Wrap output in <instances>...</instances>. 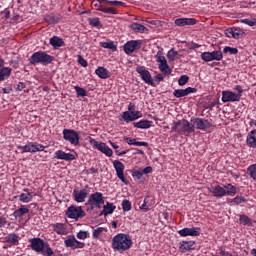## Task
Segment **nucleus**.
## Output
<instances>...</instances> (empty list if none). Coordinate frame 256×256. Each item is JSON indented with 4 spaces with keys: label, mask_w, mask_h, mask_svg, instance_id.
Instances as JSON below:
<instances>
[{
    "label": "nucleus",
    "mask_w": 256,
    "mask_h": 256,
    "mask_svg": "<svg viewBox=\"0 0 256 256\" xmlns=\"http://www.w3.org/2000/svg\"><path fill=\"white\" fill-rule=\"evenodd\" d=\"M131 247H133V240H131L129 234L119 233L112 239V249L114 251L123 253V251H129Z\"/></svg>",
    "instance_id": "1"
},
{
    "label": "nucleus",
    "mask_w": 256,
    "mask_h": 256,
    "mask_svg": "<svg viewBox=\"0 0 256 256\" xmlns=\"http://www.w3.org/2000/svg\"><path fill=\"white\" fill-rule=\"evenodd\" d=\"M29 243V247L32 251H35V253H40L44 256H55V252L53 251V248H51V245H49V242H45V240L41 238H31Z\"/></svg>",
    "instance_id": "2"
},
{
    "label": "nucleus",
    "mask_w": 256,
    "mask_h": 256,
    "mask_svg": "<svg viewBox=\"0 0 256 256\" xmlns=\"http://www.w3.org/2000/svg\"><path fill=\"white\" fill-rule=\"evenodd\" d=\"M171 133H178V135H191V133H195V126L189 123V120L187 119L174 121Z\"/></svg>",
    "instance_id": "3"
},
{
    "label": "nucleus",
    "mask_w": 256,
    "mask_h": 256,
    "mask_svg": "<svg viewBox=\"0 0 256 256\" xmlns=\"http://www.w3.org/2000/svg\"><path fill=\"white\" fill-rule=\"evenodd\" d=\"M55 61V57L49 55L45 51L34 52L29 58V65H51Z\"/></svg>",
    "instance_id": "4"
},
{
    "label": "nucleus",
    "mask_w": 256,
    "mask_h": 256,
    "mask_svg": "<svg viewBox=\"0 0 256 256\" xmlns=\"http://www.w3.org/2000/svg\"><path fill=\"white\" fill-rule=\"evenodd\" d=\"M105 204V197H103V193L95 192L91 194L86 202V205L90 206V209L93 211L95 207L101 209V205Z\"/></svg>",
    "instance_id": "5"
},
{
    "label": "nucleus",
    "mask_w": 256,
    "mask_h": 256,
    "mask_svg": "<svg viewBox=\"0 0 256 256\" xmlns=\"http://www.w3.org/2000/svg\"><path fill=\"white\" fill-rule=\"evenodd\" d=\"M65 215L68 219H75V221H78L85 217V211L81 206L71 205L67 208Z\"/></svg>",
    "instance_id": "6"
},
{
    "label": "nucleus",
    "mask_w": 256,
    "mask_h": 256,
    "mask_svg": "<svg viewBox=\"0 0 256 256\" xmlns=\"http://www.w3.org/2000/svg\"><path fill=\"white\" fill-rule=\"evenodd\" d=\"M89 143L90 145H92V147H94V149H97L98 151L106 155V157H113V150L106 143L98 142L91 137H89Z\"/></svg>",
    "instance_id": "7"
},
{
    "label": "nucleus",
    "mask_w": 256,
    "mask_h": 256,
    "mask_svg": "<svg viewBox=\"0 0 256 256\" xmlns=\"http://www.w3.org/2000/svg\"><path fill=\"white\" fill-rule=\"evenodd\" d=\"M191 123L194 126V131L195 129H198L199 131H207V129H211L213 126L211 120L199 117L191 118Z\"/></svg>",
    "instance_id": "8"
},
{
    "label": "nucleus",
    "mask_w": 256,
    "mask_h": 256,
    "mask_svg": "<svg viewBox=\"0 0 256 256\" xmlns=\"http://www.w3.org/2000/svg\"><path fill=\"white\" fill-rule=\"evenodd\" d=\"M18 149L22 150V153H40L45 151V146L37 142H28L24 146H18Z\"/></svg>",
    "instance_id": "9"
},
{
    "label": "nucleus",
    "mask_w": 256,
    "mask_h": 256,
    "mask_svg": "<svg viewBox=\"0 0 256 256\" xmlns=\"http://www.w3.org/2000/svg\"><path fill=\"white\" fill-rule=\"evenodd\" d=\"M64 245L67 249H72L75 251L76 249H85V242H81L75 238V235H69L64 240Z\"/></svg>",
    "instance_id": "10"
},
{
    "label": "nucleus",
    "mask_w": 256,
    "mask_h": 256,
    "mask_svg": "<svg viewBox=\"0 0 256 256\" xmlns=\"http://www.w3.org/2000/svg\"><path fill=\"white\" fill-rule=\"evenodd\" d=\"M63 139L64 141H68V143H71V145H79V133L75 131L74 129H64L62 131Z\"/></svg>",
    "instance_id": "11"
},
{
    "label": "nucleus",
    "mask_w": 256,
    "mask_h": 256,
    "mask_svg": "<svg viewBox=\"0 0 256 256\" xmlns=\"http://www.w3.org/2000/svg\"><path fill=\"white\" fill-rule=\"evenodd\" d=\"M136 72H138L144 83H146L147 85H151V87H155V84L153 83V77L151 76V72H149V70H147L145 66H137Z\"/></svg>",
    "instance_id": "12"
},
{
    "label": "nucleus",
    "mask_w": 256,
    "mask_h": 256,
    "mask_svg": "<svg viewBox=\"0 0 256 256\" xmlns=\"http://www.w3.org/2000/svg\"><path fill=\"white\" fill-rule=\"evenodd\" d=\"M113 167L116 171V175H117L118 179H120V181H122V183H124V185H127L129 183V180H127V178H125V164H123V162H121L119 160H115L113 162Z\"/></svg>",
    "instance_id": "13"
},
{
    "label": "nucleus",
    "mask_w": 256,
    "mask_h": 256,
    "mask_svg": "<svg viewBox=\"0 0 256 256\" xmlns=\"http://www.w3.org/2000/svg\"><path fill=\"white\" fill-rule=\"evenodd\" d=\"M143 42L141 40H129L123 45V50L126 55H131L135 53L137 49H141Z\"/></svg>",
    "instance_id": "14"
},
{
    "label": "nucleus",
    "mask_w": 256,
    "mask_h": 256,
    "mask_svg": "<svg viewBox=\"0 0 256 256\" xmlns=\"http://www.w3.org/2000/svg\"><path fill=\"white\" fill-rule=\"evenodd\" d=\"M180 237H199L201 235L200 227L183 228L178 231Z\"/></svg>",
    "instance_id": "15"
},
{
    "label": "nucleus",
    "mask_w": 256,
    "mask_h": 256,
    "mask_svg": "<svg viewBox=\"0 0 256 256\" xmlns=\"http://www.w3.org/2000/svg\"><path fill=\"white\" fill-rule=\"evenodd\" d=\"M72 196L74 201H76V203H85V200L89 196V190L85 188L81 190H77V188H75L73 190Z\"/></svg>",
    "instance_id": "16"
},
{
    "label": "nucleus",
    "mask_w": 256,
    "mask_h": 256,
    "mask_svg": "<svg viewBox=\"0 0 256 256\" xmlns=\"http://www.w3.org/2000/svg\"><path fill=\"white\" fill-rule=\"evenodd\" d=\"M237 101L241 100L235 92L229 90L222 91V103H235Z\"/></svg>",
    "instance_id": "17"
},
{
    "label": "nucleus",
    "mask_w": 256,
    "mask_h": 256,
    "mask_svg": "<svg viewBox=\"0 0 256 256\" xmlns=\"http://www.w3.org/2000/svg\"><path fill=\"white\" fill-rule=\"evenodd\" d=\"M92 5L96 11H101L102 13H106V15H117V9L103 6L101 5V2H93Z\"/></svg>",
    "instance_id": "18"
},
{
    "label": "nucleus",
    "mask_w": 256,
    "mask_h": 256,
    "mask_svg": "<svg viewBox=\"0 0 256 256\" xmlns=\"http://www.w3.org/2000/svg\"><path fill=\"white\" fill-rule=\"evenodd\" d=\"M179 251L180 253H189V251H195V241L193 240L181 241L179 243Z\"/></svg>",
    "instance_id": "19"
},
{
    "label": "nucleus",
    "mask_w": 256,
    "mask_h": 256,
    "mask_svg": "<svg viewBox=\"0 0 256 256\" xmlns=\"http://www.w3.org/2000/svg\"><path fill=\"white\" fill-rule=\"evenodd\" d=\"M176 27H187L191 25H197V19L195 18H177L174 21Z\"/></svg>",
    "instance_id": "20"
},
{
    "label": "nucleus",
    "mask_w": 256,
    "mask_h": 256,
    "mask_svg": "<svg viewBox=\"0 0 256 256\" xmlns=\"http://www.w3.org/2000/svg\"><path fill=\"white\" fill-rule=\"evenodd\" d=\"M191 93H197V88L188 87L186 89H176L173 95L176 99H181V97H187V95H191Z\"/></svg>",
    "instance_id": "21"
},
{
    "label": "nucleus",
    "mask_w": 256,
    "mask_h": 256,
    "mask_svg": "<svg viewBox=\"0 0 256 256\" xmlns=\"http://www.w3.org/2000/svg\"><path fill=\"white\" fill-rule=\"evenodd\" d=\"M55 159H60L62 161H75V155L67 153L63 150H58L54 153Z\"/></svg>",
    "instance_id": "22"
},
{
    "label": "nucleus",
    "mask_w": 256,
    "mask_h": 256,
    "mask_svg": "<svg viewBox=\"0 0 256 256\" xmlns=\"http://www.w3.org/2000/svg\"><path fill=\"white\" fill-rule=\"evenodd\" d=\"M63 19L61 14H47L44 16V21L48 23V25H56V23L60 22Z\"/></svg>",
    "instance_id": "23"
},
{
    "label": "nucleus",
    "mask_w": 256,
    "mask_h": 256,
    "mask_svg": "<svg viewBox=\"0 0 256 256\" xmlns=\"http://www.w3.org/2000/svg\"><path fill=\"white\" fill-rule=\"evenodd\" d=\"M52 229L57 235H67V224L65 223H54Z\"/></svg>",
    "instance_id": "24"
},
{
    "label": "nucleus",
    "mask_w": 256,
    "mask_h": 256,
    "mask_svg": "<svg viewBox=\"0 0 256 256\" xmlns=\"http://www.w3.org/2000/svg\"><path fill=\"white\" fill-rule=\"evenodd\" d=\"M246 145L252 149H256V129L251 130L246 137Z\"/></svg>",
    "instance_id": "25"
},
{
    "label": "nucleus",
    "mask_w": 256,
    "mask_h": 256,
    "mask_svg": "<svg viewBox=\"0 0 256 256\" xmlns=\"http://www.w3.org/2000/svg\"><path fill=\"white\" fill-rule=\"evenodd\" d=\"M29 213V206L27 205H20L19 209H16L12 216L15 217V219H21L24 215H27Z\"/></svg>",
    "instance_id": "26"
},
{
    "label": "nucleus",
    "mask_w": 256,
    "mask_h": 256,
    "mask_svg": "<svg viewBox=\"0 0 256 256\" xmlns=\"http://www.w3.org/2000/svg\"><path fill=\"white\" fill-rule=\"evenodd\" d=\"M49 44L54 48V49H59V47H65V41L63 38L59 36H53L50 38Z\"/></svg>",
    "instance_id": "27"
},
{
    "label": "nucleus",
    "mask_w": 256,
    "mask_h": 256,
    "mask_svg": "<svg viewBox=\"0 0 256 256\" xmlns=\"http://www.w3.org/2000/svg\"><path fill=\"white\" fill-rule=\"evenodd\" d=\"M11 73H13L11 67L2 66V68H0V83H2V81H7V79L11 77Z\"/></svg>",
    "instance_id": "28"
},
{
    "label": "nucleus",
    "mask_w": 256,
    "mask_h": 256,
    "mask_svg": "<svg viewBox=\"0 0 256 256\" xmlns=\"http://www.w3.org/2000/svg\"><path fill=\"white\" fill-rule=\"evenodd\" d=\"M117 209V206H115L111 202H106V204L103 206V211L100 213V215H104V217H107V215H112V213Z\"/></svg>",
    "instance_id": "29"
},
{
    "label": "nucleus",
    "mask_w": 256,
    "mask_h": 256,
    "mask_svg": "<svg viewBox=\"0 0 256 256\" xmlns=\"http://www.w3.org/2000/svg\"><path fill=\"white\" fill-rule=\"evenodd\" d=\"M133 126L136 127V129H151V127H153V121L140 120L139 122H134Z\"/></svg>",
    "instance_id": "30"
},
{
    "label": "nucleus",
    "mask_w": 256,
    "mask_h": 256,
    "mask_svg": "<svg viewBox=\"0 0 256 256\" xmlns=\"http://www.w3.org/2000/svg\"><path fill=\"white\" fill-rule=\"evenodd\" d=\"M23 191H24V193H21L18 196L19 201L21 203H31L32 196H31V192H29V188H24Z\"/></svg>",
    "instance_id": "31"
},
{
    "label": "nucleus",
    "mask_w": 256,
    "mask_h": 256,
    "mask_svg": "<svg viewBox=\"0 0 256 256\" xmlns=\"http://www.w3.org/2000/svg\"><path fill=\"white\" fill-rule=\"evenodd\" d=\"M95 74L98 75L100 79H109V77H111V72L105 67H98L95 70Z\"/></svg>",
    "instance_id": "32"
},
{
    "label": "nucleus",
    "mask_w": 256,
    "mask_h": 256,
    "mask_svg": "<svg viewBox=\"0 0 256 256\" xmlns=\"http://www.w3.org/2000/svg\"><path fill=\"white\" fill-rule=\"evenodd\" d=\"M211 193L214 195V197H225V186L216 185L212 187Z\"/></svg>",
    "instance_id": "33"
},
{
    "label": "nucleus",
    "mask_w": 256,
    "mask_h": 256,
    "mask_svg": "<svg viewBox=\"0 0 256 256\" xmlns=\"http://www.w3.org/2000/svg\"><path fill=\"white\" fill-rule=\"evenodd\" d=\"M225 193L228 197H235L237 195V187H235L231 183H227L224 185Z\"/></svg>",
    "instance_id": "34"
},
{
    "label": "nucleus",
    "mask_w": 256,
    "mask_h": 256,
    "mask_svg": "<svg viewBox=\"0 0 256 256\" xmlns=\"http://www.w3.org/2000/svg\"><path fill=\"white\" fill-rule=\"evenodd\" d=\"M130 29H132L134 33H145V31H147V27L137 22L132 23Z\"/></svg>",
    "instance_id": "35"
},
{
    "label": "nucleus",
    "mask_w": 256,
    "mask_h": 256,
    "mask_svg": "<svg viewBox=\"0 0 256 256\" xmlns=\"http://www.w3.org/2000/svg\"><path fill=\"white\" fill-rule=\"evenodd\" d=\"M121 121H125V123H131L133 121H136L135 115L133 112L124 111L121 115Z\"/></svg>",
    "instance_id": "36"
},
{
    "label": "nucleus",
    "mask_w": 256,
    "mask_h": 256,
    "mask_svg": "<svg viewBox=\"0 0 256 256\" xmlns=\"http://www.w3.org/2000/svg\"><path fill=\"white\" fill-rule=\"evenodd\" d=\"M5 243H10L11 245H17L19 243V235L15 233L8 234L4 238Z\"/></svg>",
    "instance_id": "37"
},
{
    "label": "nucleus",
    "mask_w": 256,
    "mask_h": 256,
    "mask_svg": "<svg viewBox=\"0 0 256 256\" xmlns=\"http://www.w3.org/2000/svg\"><path fill=\"white\" fill-rule=\"evenodd\" d=\"M103 233H107V228L105 227H98L93 230L92 237L93 239H99Z\"/></svg>",
    "instance_id": "38"
},
{
    "label": "nucleus",
    "mask_w": 256,
    "mask_h": 256,
    "mask_svg": "<svg viewBox=\"0 0 256 256\" xmlns=\"http://www.w3.org/2000/svg\"><path fill=\"white\" fill-rule=\"evenodd\" d=\"M158 68L160 69L161 73H163L164 75H171L172 70L169 67V64H167V61L159 64Z\"/></svg>",
    "instance_id": "39"
},
{
    "label": "nucleus",
    "mask_w": 256,
    "mask_h": 256,
    "mask_svg": "<svg viewBox=\"0 0 256 256\" xmlns=\"http://www.w3.org/2000/svg\"><path fill=\"white\" fill-rule=\"evenodd\" d=\"M100 47H103V49H111V51H117V45H115V42L113 41L100 42Z\"/></svg>",
    "instance_id": "40"
},
{
    "label": "nucleus",
    "mask_w": 256,
    "mask_h": 256,
    "mask_svg": "<svg viewBox=\"0 0 256 256\" xmlns=\"http://www.w3.org/2000/svg\"><path fill=\"white\" fill-rule=\"evenodd\" d=\"M212 57V61H222L223 60V52L221 50L210 52Z\"/></svg>",
    "instance_id": "41"
},
{
    "label": "nucleus",
    "mask_w": 256,
    "mask_h": 256,
    "mask_svg": "<svg viewBox=\"0 0 256 256\" xmlns=\"http://www.w3.org/2000/svg\"><path fill=\"white\" fill-rule=\"evenodd\" d=\"M156 63H166L167 59L165 58V55H163V49H160L156 55H155Z\"/></svg>",
    "instance_id": "42"
},
{
    "label": "nucleus",
    "mask_w": 256,
    "mask_h": 256,
    "mask_svg": "<svg viewBox=\"0 0 256 256\" xmlns=\"http://www.w3.org/2000/svg\"><path fill=\"white\" fill-rule=\"evenodd\" d=\"M223 53H224V55L227 53H229V55H237V53H239V49L233 48L231 46H225L222 51V54Z\"/></svg>",
    "instance_id": "43"
},
{
    "label": "nucleus",
    "mask_w": 256,
    "mask_h": 256,
    "mask_svg": "<svg viewBox=\"0 0 256 256\" xmlns=\"http://www.w3.org/2000/svg\"><path fill=\"white\" fill-rule=\"evenodd\" d=\"M74 90L76 91L77 97H87V90L85 88L75 86Z\"/></svg>",
    "instance_id": "44"
},
{
    "label": "nucleus",
    "mask_w": 256,
    "mask_h": 256,
    "mask_svg": "<svg viewBox=\"0 0 256 256\" xmlns=\"http://www.w3.org/2000/svg\"><path fill=\"white\" fill-rule=\"evenodd\" d=\"M88 23H89V25H91V27H102L101 20H99L98 17L89 18Z\"/></svg>",
    "instance_id": "45"
},
{
    "label": "nucleus",
    "mask_w": 256,
    "mask_h": 256,
    "mask_svg": "<svg viewBox=\"0 0 256 256\" xmlns=\"http://www.w3.org/2000/svg\"><path fill=\"white\" fill-rule=\"evenodd\" d=\"M240 23H244V25H248L249 27H256V19L252 18H245V19H241Z\"/></svg>",
    "instance_id": "46"
},
{
    "label": "nucleus",
    "mask_w": 256,
    "mask_h": 256,
    "mask_svg": "<svg viewBox=\"0 0 256 256\" xmlns=\"http://www.w3.org/2000/svg\"><path fill=\"white\" fill-rule=\"evenodd\" d=\"M177 55H179V52L172 48L168 51L167 58L169 61H175V59H177Z\"/></svg>",
    "instance_id": "47"
},
{
    "label": "nucleus",
    "mask_w": 256,
    "mask_h": 256,
    "mask_svg": "<svg viewBox=\"0 0 256 256\" xmlns=\"http://www.w3.org/2000/svg\"><path fill=\"white\" fill-rule=\"evenodd\" d=\"M122 209H123L124 213L131 211V209H132L131 201H129L127 199L123 200L122 201Z\"/></svg>",
    "instance_id": "48"
},
{
    "label": "nucleus",
    "mask_w": 256,
    "mask_h": 256,
    "mask_svg": "<svg viewBox=\"0 0 256 256\" xmlns=\"http://www.w3.org/2000/svg\"><path fill=\"white\" fill-rule=\"evenodd\" d=\"M239 221L242 225H251V218L245 214L240 215Z\"/></svg>",
    "instance_id": "49"
},
{
    "label": "nucleus",
    "mask_w": 256,
    "mask_h": 256,
    "mask_svg": "<svg viewBox=\"0 0 256 256\" xmlns=\"http://www.w3.org/2000/svg\"><path fill=\"white\" fill-rule=\"evenodd\" d=\"M231 203H235V205H241V203H247V199L243 196H236L231 200Z\"/></svg>",
    "instance_id": "50"
},
{
    "label": "nucleus",
    "mask_w": 256,
    "mask_h": 256,
    "mask_svg": "<svg viewBox=\"0 0 256 256\" xmlns=\"http://www.w3.org/2000/svg\"><path fill=\"white\" fill-rule=\"evenodd\" d=\"M200 57H201L202 61H205V63H209V62L213 61L211 52H203Z\"/></svg>",
    "instance_id": "51"
},
{
    "label": "nucleus",
    "mask_w": 256,
    "mask_h": 256,
    "mask_svg": "<svg viewBox=\"0 0 256 256\" xmlns=\"http://www.w3.org/2000/svg\"><path fill=\"white\" fill-rule=\"evenodd\" d=\"M187 83H189V76H187V75L180 76V78L178 80V85L180 87H183V86L187 85Z\"/></svg>",
    "instance_id": "52"
},
{
    "label": "nucleus",
    "mask_w": 256,
    "mask_h": 256,
    "mask_svg": "<svg viewBox=\"0 0 256 256\" xmlns=\"http://www.w3.org/2000/svg\"><path fill=\"white\" fill-rule=\"evenodd\" d=\"M132 177L135 179V181H139V179L143 178V172L140 170H132Z\"/></svg>",
    "instance_id": "53"
},
{
    "label": "nucleus",
    "mask_w": 256,
    "mask_h": 256,
    "mask_svg": "<svg viewBox=\"0 0 256 256\" xmlns=\"http://www.w3.org/2000/svg\"><path fill=\"white\" fill-rule=\"evenodd\" d=\"M77 239H81L84 241V239H89V232L80 230L76 234Z\"/></svg>",
    "instance_id": "54"
},
{
    "label": "nucleus",
    "mask_w": 256,
    "mask_h": 256,
    "mask_svg": "<svg viewBox=\"0 0 256 256\" xmlns=\"http://www.w3.org/2000/svg\"><path fill=\"white\" fill-rule=\"evenodd\" d=\"M77 62L79 63V65H81V67H87L89 65L87 60L85 58H83V56H81V55H78Z\"/></svg>",
    "instance_id": "55"
},
{
    "label": "nucleus",
    "mask_w": 256,
    "mask_h": 256,
    "mask_svg": "<svg viewBox=\"0 0 256 256\" xmlns=\"http://www.w3.org/2000/svg\"><path fill=\"white\" fill-rule=\"evenodd\" d=\"M234 91H237L236 95H239V99L241 100V95H243V87L241 85H236L234 87Z\"/></svg>",
    "instance_id": "56"
},
{
    "label": "nucleus",
    "mask_w": 256,
    "mask_h": 256,
    "mask_svg": "<svg viewBox=\"0 0 256 256\" xmlns=\"http://www.w3.org/2000/svg\"><path fill=\"white\" fill-rule=\"evenodd\" d=\"M141 211H149V206L147 205V197L144 198L143 204L140 206Z\"/></svg>",
    "instance_id": "57"
},
{
    "label": "nucleus",
    "mask_w": 256,
    "mask_h": 256,
    "mask_svg": "<svg viewBox=\"0 0 256 256\" xmlns=\"http://www.w3.org/2000/svg\"><path fill=\"white\" fill-rule=\"evenodd\" d=\"M124 141L128 145H135L136 139L135 138H131V137H124Z\"/></svg>",
    "instance_id": "58"
},
{
    "label": "nucleus",
    "mask_w": 256,
    "mask_h": 256,
    "mask_svg": "<svg viewBox=\"0 0 256 256\" xmlns=\"http://www.w3.org/2000/svg\"><path fill=\"white\" fill-rule=\"evenodd\" d=\"M241 37V31L237 28L233 30V39H239Z\"/></svg>",
    "instance_id": "59"
},
{
    "label": "nucleus",
    "mask_w": 256,
    "mask_h": 256,
    "mask_svg": "<svg viewBox=\"0 0 256 256\" xmlns=\"http://www.w3.org/2000/svg\"><path fill=\"white\" fill-rule=\"evenodd\" d=\"M7 223H9L7 221V218H5L4 216H0V228H3L7 225Z\"/></svg>",
    "instance_id": "60"
},
{
    "label": "nucleus",
    "mask_w": 256,
    "mask_h": 256,
    "mask_svg": "<svg viewBox=\"0 0 256 256\" xmlns=\"http://www.w3.org/2000/svg\"><path fill=\"white\" fill-rule=\"evenodd\" d=\"M233 31L234 28H228L225 32L226 37H229V39H233Z\"/></svg>",
    "instance_id": "61"
},
{
    "label": "nucleus",
    "mask_w": 256,
    "mask_h": 256,
    "mask_svg": "<svg viewBox=\"0 0 256 256\" xmlns=\"http://www.w3.org/2000/svg\"><path fill=\"white\" fill-rule=\"evenodd\" d=\"M165 79V75L163 74H158L154 77V80L157 82V83H161V81H164Z\"/></svg>",
    "instance_id": "62"
},
{
    "label": "nucleus",
    "mask_w": 256,
    "mask_h": 256,
    "mask_svg": "<svg viewBox=\"0 0 256 256\" xmlns=\"http://www.w3.org/2000/svg\"><path fill=\"white\" fill-rule=\"evenodd\" d=\"M26 84L25 82H19L16 86V91H23V89H25Z\"/></svg>",
    "instance_id": "63"
},
{
    "label": "nucleus",
    "mask_w": 256,
    "mask_h": 256,
    "mask_svg": "<svg viewBox=\"0 0 256 256\" xmlns=\"http://www.w3.org/2000/svg\"><path fill=\"white\" fill-rule=\"evenodd\" d=\"M2 91L4 94L9 95V93L13 91V87L11 85H8L7 87L3 88Z\"/></svg>",
    "instance_id": "64"
}]
</instances>
